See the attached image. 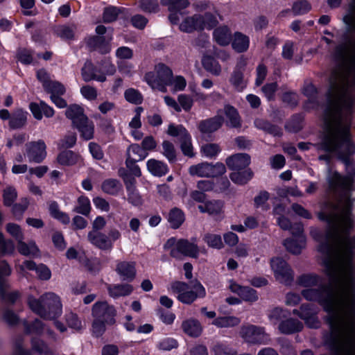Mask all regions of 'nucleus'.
<instances>
[{"label":"nucleus","instance_id":"obj_7","mask_svg":"<svg viewBox=\"0 0 355 355\" xmlns=\"http://www.w3.org/2000/svg\"><path fill=\"white\" fill-rule=\"evenodd\" d=\"M195 241L196 239L189 241L187 239L177 240L172 237L167 240L164 245V248L165 250H168L170 255L176 259H182V257L197 258L199 248Z\"/></svg>","mask_w":355,"mask_h":355},{"label":"nucleus","instance_id":"obj_4","mask_svg":"<svg viewBox=\"0 0 355 355\" xmlns=\"http://www.w3.org/2000/svg\"><path fill=\"white\" fill-rule=\"evenodd\" d=\"M343 20L355 31V1L350 3ZM334 60L331 76L355 82V34L346 36L336 47Z\"/></svg>","mask_w":355,"mask_h":355},{"label":"nucleus","instance_id":"obj_58","mask_svg":"<svg viewBox=\"0 0 355 355\" xmlns=\"http://www.w3.org/2000/svg\"><path fill=\"white\" fill-rule=\"evenodd\" d=\"M203 240L211 248L220 249L223 247L221 237L218 234H207Z\"/></svg>","mask_w":355,"mask_h":355},{"label":"nucleus","instance_id":"obj_12","mask_svg":"<svg viewBox=\"0 0 355 355\" xmlns=\"http://www.w3.org/2000/svg\"><path fill=\"white\" fill-rule=\"evenodd\" d=\"M299 283L300 285L307 287L308 288L304 289L302 291V295L309 301H315L318 302L322 307L323 305L319 302L318 300H309L306 298L304 293L306 291L313 290V291H320L322 289L323 286H329L331 288V287L328 284H324L322 282V279L314 275H304L301 276L299 278Z\"/></svg>","mask_w":355,"mask_h":355},{"label":"nucleus","instance_id":"obj_17","mask_svg":"<svg viewBox=\"0 0 355 355\" xmlns=\"http://www.w3.org/2000/svg\"><path fill=\"white\" fill-rule=\"evenodd\" d=\"M88 241L100 250H110L113 244L105 234L98 231H90L87 235Z\"/></svg>","mask_w":355,"mask_h":355},{"label":"nucleus","instance_id":"obj_6","mask_svg":"<svg viewBox=\"0 0 355 355\" xmlns=\"http://www.w3.org/2000/svg\"><path fill=\"white\" fill-rule=\"evenodd\" d=\"M92 331L98 337L105 331L106 324H113L115 322L116 310L113 306L105 301L96 302L92 306Z\"/></svg>","mask_w":355,"mask_h":355},{"label":"nucleus","instance_id":"obj_64","mask_svg":"<svg viewBox=\"0 0 355 355\" xmlns=\"http://www.w3.org/2000/svg\"><path fill=\"white\" fill-rule=\"evenodd\" d=\"M76 142V134L75 132H69L64 137L60 139L59 146L62 148H69L73 147Z\"/></svg>","mask_w":355,"mask_h":355},{"label":"nucleus","instance_id":"obj_48","mask_svg":"<svg viewBox=\"0 0 355 355\" xmlns=\"http://www.w3.org/2000/svg\"><path fill=\"white\" fill-rule=\"evenodd\" d=\"M253 176V172L250 169L244 171H237L232 173L230 175L231 180L238 184H245Z\"/></svg>","mask_w":355,"mask_h":355},{"label":"nucleus","instance_id":"obj_1","mask_svg":"<svg viewBox=\"0 0 355 355\" xmlns=\"http://www.w3.org/2000/svg\"><path fill=\"white\" fill-rule=\"evenodd\" d=\"M355 105V82L330 77L328 105L324 116V130L319 150L336 157L344 164L345 175L337 171H329L328 182L334 193L340 192L339 199L327 201L323 210L318 213L320 220L328 224L340 223L352 225L351 212L355 191V162L351 157L355 153V144L351 134V115Z\"/></svg>","mask_w":355,"mask_h":355},{"label":"nucleus","instance_id":"obj_51","mask_svg":"<svg viewBox=\"0 0 355 355\" xmlns=\"http://www.w3.org/2000/svg\"><path fill=\"white\" fill-rule=\"evenodd\" d=\"M91 211L90 201L85 196H80L78 198L77 205L73 208V211L88 216Z\"/></svg>","mask_w":355,"mask_h":355},{"label":"nucleus","instance_id":"obj_5","mask_svg":"<svg viewBox=\"0 0 355 355\" xmlns=\"http://www.w3.org/2000/svg\"><path fill=\"white\" fill-rule=\"evenodd\" d=\"M29 308L45 320H52L62 313V304L60 297L53 293H46L39 299L33 296L28 298Z\"/></svg>","mask_w":355,"mask_h":355},{"label":"nucleus","instance_id":"obj_24","mask_svg":"<svg viewBox=\"0 0 355 355\" xmlns=\"http://www.w3.org/2000/svg\"><path fill=\"white\" fill-rule=\"evenodd\" d=\"M302 328V323L294 318L282 320L278 326V329L284 334H292L300 331Z\"/></svg>","mask_w":355,"mask_h":355},{"label":"nucleus","instance_id":"obj_30","mask_svg":"<svg viewBox=\"0 0 355 355\" xmlns=\"http://www.w3.org/2000/svg\"><path fill=\"white\" fill-rule=\"evenodd\" d=\"M28 112L21 109L16 110L12 114L9 126L11 129H18L24 127L26 123Z\"/></svg>","mask_w":355,"mask_h":355},{"label":"nucleus","instance_id":"obj_10","mask_svg":"<svg viewBox=\"0 0 355 355\" xmlns=\"http://www.w3.org/2000/svg\"><path fill=\"white\" fill-rule=\"evenodd\" d=\"M189 172L192 176L214 178L223 175L226 172V168L220 162H217L215 164L202 162L191 166L189 168Z\"/></svg>","mask_w":355,"mask_h":355},{"label":"nucleus","instance_id":"obj_34","mask_svg":"<svg viewBox=\"0 0 355 355\" xmlns=\"http://www.w3.org/2000/svg\"><path fill=\"white\" fill-rule=\"evenodd\" d=\"M214 37L218 44L221 46H226L231 42L232 34L229 28L227 26H223L214 30Z\"/></svg>","mask_w":355,"mask_h":355},{"label":"nucleus","instance_id":"obj_55","mask_svg":"<svg viewBox=\"0 0 355 355\" xmlns=\"http://www.w3.org/2000/svg\"><path fill=\"white\" fill-rule=\"evenodd\" d=\"M167 133L171 136L178 137L180 141L187 138V136L189 135L186 128L182 125H175L170 124L168 128Z\"/></svg>","mask_w":355,"mask_h":355},{"label":"nucleus","instance_id":"obj_63","mask_svg":"<svg viewBox=\"0 0 355 355\" xmlns=\"http://www.w3.org/2000/svg\"><path fill=\"white\" fill-rule=\"evenodd\" d=\"M220 148L217 144H206L202 146L201 150L208 157H213L220 152Z\"/></svg>","mask_w":355,"mask_h":355},{"label":"nucleus","instance_id":"obj_43","mask_svg":"<svg viewBox=\"0 0 355 355\" xmlns=\"http://www.w3.org/2000/svg\"><path fill=\"white\" fill-rule=\"evenodd\" d=\"M168 221L169 222L171 227L177 229L184 221V214L181 209L174 207L168 214Z\"/></svg>","mask_w":355,"mask_h":355},{"label":"nucleus","instance_id":"obj_26","mask_svg":"<svg viewBox=\"0 0 355 355\" xmlns=\"http://www.w3.org/2000/svg\"><path fill=\"white\" fill-rule=\"evenodd\" d=\"M224 114L227 119L226 122L227 126L233 128L241 127V119L235 107L230 105H225L224 106Z\"/></svg>","mask_w":355,"mask_h":355},{"label":"nucleus","instance_id":"obj_28","mask_svg":"<svg viewBox=\"0 0 355 355\" xmlns=\"http://www.w3.org/2000/svg\"><path fill=\"white\" fill-rule=\"evenodd\" d=\"M82 76L85 81L89 82L92 80H96L99 82H104L106 80L105 75H96L95 73V67L91 61H86L82 69Z\"/></svg>","mask_w":355,"mask_h":355},{"label":"nucleus","instance_id":"obj_53","mask_svg":"<svg viewBox=\"0 0 355 355\" xmlns=\"http://www.w3.org/2000/svg\"><path fill=\"white\" fill-rule=\"evenodd\" d=\"M230 82L239 92L242 91L246 86L245 81L243 79V73L239 69H236L232 74Z\"/></svg>","mask_w":355,"mask_h":355},{"label":"nucleus","instance_id":"obj_18","mask_svg":"<svg viewBox=\"0 0 355 355\" xmlns=\"http://www.w3.org/2000/svg\"><path fill=\"white\" fill-rule=\"evenodd\" d=\"M181 328L182 331L191 338L200 336L203 331L202 325L200 321L193 318L182 321Z\"/></svg>","mask_w":355,"mask_h":355},{"label":"nucleus","instance_id":"obj_35","mask_svg":"<svg viewBox=\"0 0 355 355\" xmlns=\"http://www.w3.org/2000/svg\"><path fill=\"white\" fill-rule=\"evenodd\" d=\"M254 126L260 130H263L266 133L272 135L273 136H280L282 135L281 129L269 121L263 119H256L254 121Z\"/></svg>","mask_w":355,"mask_h":355},{"label":"nucleus","instance_id":"obj_15","mask_svg":"<svg viewBox=\"0 0 355 355\" xmlns=\"http://www.w3.org/2000/svg\"><path fill=\"white\" fill-rule=\"evenodd\" d=\"M302 93L308 98V101L304 105V109H314L319 105L317 98L318 89L310 80H306L304 82L302 89Z\"/></svg>","mask_w":355,"mask_h":355},{"label":"nucleus","instance_id":"obj_59","mask_svg":"<svg viewBox=\"0 0 355 355\" xmlns=\"http://www.w3.org/2000/svg\"><path fill=\"white\" fill-rule=\"evenodd\" d=\"M162 154L171 162H173L176 159V153L173 144L168 141H164L162 144Z\"/></svg>","mask_w":355,"mask_h":355},{"label":"nucleus","instance_id":"obj_27","mask_svg":"<svg viewBox=\"0 0 355 355\" xmlns=\"http://www.w3.org/2000/svg\"><path fill=\"white\" fill-rule=\"evenodd\" d=\"M110 297L118 298L129 295L133 291V287L128 284H114L107 286Z\"/></svg>","mask_w":355,"mask_h":355},{"label":"nucleus","instance_id":"obj_62","mask_svg":"<svg viewBox=\"0 0 355 355\" xmlns=\"http://www.w3.org/2000/svg\"><path fill=\"white\" fill-rule=\"evenodd\" d=\"M17 193L16 189L12 187H7L3 190V203L6 206H10L16 200Z\"/></svg>","mask_w":355,"mask_h":355},{"label":"nucleus","instance_id":"obj_39","mask_svg":"<svg viewBox=\"0 0 355 355\" xmlns=\"http://www.w3.org/2000/svg\"><path fill=\"white\" fill-rule=\"evenodd\" d=\"M204 69L215 76H219L221 73V67L219 63L211 56L205 55L202 60Z\"/></svg>","mask_w":355,"mask_h":355},{"label":"nucleus","instance_id":"obj_21","mask_svg":"<svg viewBox=\"0 0 355 355\" xmlns=\"http://www.w3.org/2000/svg\"><path fill=\"white\" fill-rule=\"evenodd\" d=\"M182 31L191 33L193 31L203 29V18L202 15H194L187 17L180 25Z\"/></svg>","mask_w":355,"mask_h":355},{"label":"nucleus","instance_id":"obj_38","mask_svg":"<svg viewBox=\"0 0 355 355\" xmlns=\"http://www.w3.org/2000/svg\"><path fill=\"white\" fill-rule=\"evenodd\" d=\"M148 155L139 144H134L129 146L126 151V159L141 161L144 159Z\"/></svg>","mask_w":355,"mask_h":355},{"label":"nucleus","instance_id":"obj_29","mask_svg":"<svg viewBox=\"0 0 355 355\" xmlns=\"http://www.w3.org/2000/svg\"><path fill=\"white\" fill-rule=\"evenodd\" d=\"M78 26L74 24H66L58 26L55 28V34L63 40H73Z\"/></svg>","mask_w":355,"mask_h":355},{"label":"nucleus","instance_id":"obj_11","mask_svg":"<svg viewBox=\"0 0 355 355\" xmlns=\"http://www.w3.org/2000/svg\"><path fill=\"white\" fill-rule=\"evenodd\" d=\"M270 266L277 281L284 284H290L293 280V271L289 265L282 258L271 259Z\"/></svg>","mask_w":355,"mask_h":355},{"label":"nucleus","instance_id":"obj_49","mask_svg":"<svg viewBox=\"0 0 355 355\" xmlns=\"http://www.w3.org/2000/svg\"><path fill=\"white\" fill-rule=\"evenodd\" d=\"M125 188L128 191V201L134 206L140 205L142 203V199L136 189L135 183L129 182Z\"/></svg>","mask_w":355,"mask_h":355},{"label":"nucleus","instance_id":"obj_52","mask_svg":"<svg viewBox=\"0 0 355 355\" xmlns=\"http://www.w3.org/2000/svg\"><path fill=\"white\" fill-rule=\"evenodd\" d=\"M121 188V184L119 181L115 179H108L105 180L102 184V189L104 192L115 195Z\"/></svg>","mask_w":355,"mask_h":355},{"label":"nucleus","instance_id":"obj_36","mask_svg":"<svg viewBox=\"0 0 355 355\" xmlns=\"http://www.w3.org/2000/svg\"><path fill=\"white\" fill-rule=\"evenodd\" d=\"M284 245L290 252L295 254H300L305 245V237L304 236H300L296 239H286L284 241Z\"/></svg>","mask_w":355,"mask_h":355},{"label":"nucleus","instance_id":"obj_20","mask_svg":"<svg viewBox=\"0 0 355 355\" xmlns=\"http://www.w3.org/2000/svg\"><path fill=\"white\" fill-rule=\"evenodd\" d=\"M224 203L222 200H207L198 206L202 213H207L210 216H220L223 213Z\"/></svg>","mask_w":355,"mask_h":355},{"label":"nucleus","instance_id":"obj_45","mask_svg":"<svg viewBox=\"0 0 355 355\" xmlns=\"http://www.w3.org/2000/svg\"><path fill=\"white\" fill-rule=\"evenodd\" d=\"M17 250L19 252L25 256H35L37 254L39 250L33 241L25 243L23 240L17 242Z\"/></svg>","mask_w":355,"mask_h":355},{"label":"nucleus","instance_id":"obj_42","mask_svg":"<svg viewBox=\"0 0 355 355\" xmlns=\"http://www.w3.org/2000/svg\"><path fill=\"white\" fill-rule=\"evenodd\" d=\"M9 285L5 279H0V295L3 300L9 303H14L19 293L17 291L8 292Z\"/></svg>","mask_w":355,"mask_h":355},{"label":"nucleus","instance_id":"obj_61","mask_svg":"<svg viewBox=\"0 0 355 355\" xmlns=\"http://www.w3.org/2000/svg\"><path fill=\"white\" fill-rule=\"evenodd\" d=\"M44 89L48 93H51V95H62L65 92L64 87L60 83L57 81L51 80L48 84V86H46Z\"/></svg>","mask_w":355,"mask_h":355},{"label":"nucleus","instance_id":"obj_60","mask_svg":"<svg viewBox=\"0 0 355 355\" xmlns=\"http://www.w3.org/2000/svg\"><path fill=\"white\" fill-rule=\"evenodd\" d=\"M24 327L25 331L27 334H35L40 335L42 334L44 330V324L38 319L35 320L32 324L25 322Z\"/></svg>","mask_w":355,"mask_h":355},{"label":"nucleus","instance_id":"obj_22","mask_svg":"<svg viewBox=\"0 0 355 355\" xmlns=\"http://www.w3.org/2000/svg\"><path fill=\"white\" fill-rule=\"evenodd\" d=\"M250 163V157L248 154L239 153L229 157L226 164L230 169L240 170L248 166Z\"/></svg>","mask_w":355,"mask_h":355},{"label":"nucleus","instance_id":"obj_3","mask_svg":"<svg viewBox=\"0 0 355 355\" xmlns=\"http://www.w3.org/2000/svg\"><path fill=\"white\" fill-rule=\"evenodd\" d=\"M329 230L327 241L322 243L318 250L324 255L323 263L327 275L332 281L339 282V288L345 287V277L349 271L355 275L353 264V250L355 249V236L345 234L354 227L351 224H328Z\"/></svg>","mask_w":355,"mask_h":355},{"label":"nucleus","instance_id":"obj_57","mask_svg":"<svg viewBox=\"0 0 355 355\" xmlns=\"http://www.w3.org/2000/svg\"><path fill=\"white\" fill-rule=\"evenodd\" d=\"M124 96L125 100L132 104L139 105L143 101V96L141 93L132 88L125 90Z\"/></svg>","mask_w":355,"mask_h":355},{"label":"nucleus","instance_id":"obj_56","mask_svg":"<svg viewBox=\"0 0 355 355\" xmlns=\"http://www.w3.org/2000/svg\"><path fill=\"white\" fill-rule=\"evenodd\" d=\"M145 80L153 89H157L162 92H166V85H172V83H164L155 80L153 74L152 73H147L145 75Z\"/></svg>","mask_w":355,"mask_h":355},{"label":"nucleus","instance_id":"obj_25","mask_svg":"<svg viewBox=\"0 0 355 355\" xmlns=\"http://www.w3.org/2000/svg\"><path fill=\"white\" fill-rule=\"evenodd\" d=\"M153 74L155 80L164 83H172L173 72L170 68L164 64L156 65L155 71H150Z\"/></svg>","mask_w":355,"mask_h":355},{"label":"nucleus","instance_id":"obj_13","mask_svg":"<svg viewBox=\"0 0 355 355\" xmlns=\"http://www.w3.org/2000/svg\"><path fill=\"white\" fill-rule=\"evenodd\" d=\"M316 313L314 306L310 304H303L299 309H294L293 311L294 315L304 320L307 325L311 328H317L319 326Z\"/></svg>","mask_w":355,"mask_h":355},{"label":"nucleus","instance_id":"obj_50","mask_svg":"<svg viewBox=\"0 0 355 355\" xmlns=\"http://www.w3.org/2000/svg\"><path fill=\"white\" fill-rule=\"evenodd\" d=\"M138 6L141 10L147 13H156L159 10L157 0H139Z\"/></svg>","mask_w":355,"mask_h":355},{"label":"nucleus","instance_id":"obj_9","mask_svg":"<svg viewBox=\"0 0 355 355\" xmlns=\"http://www.w3.org/2000/svg\"><path fill=\"white\" fill-rule=\"evenodd\" d=\"M241 337L245 342L252 345H268L271 342L270 336L265 327L254 324L243 325L241 327Z\"/></svg>","mask_w":355,"mask_h":355},{"label":"nucleus","instance_id":"obj_37","mask_svg":"<svg viewBox=\"0 0 355 355\" xmlns=\"http://www.w3.org/2000/svg\"><path fill=\"white\" fill-rule=\"evenodd\" d=\"M148 170L154 175L162 176L168 171L167 166L161 161L150 159L147 162Z\"/></svg>","mask_w":355,"mask_h":355},{"label":"nucleus","instance_id":"obj_14","mask_svg":"<svg viewBox=\"0 0 355 355\" xmlns=\"http://www.w3.org/2000/svg\"><path fill=\"white\" fill-rule=\"evenodd\" d=\"M26 148L30 162L40 163L46 157V144L42 140L27 143Z\"/></svg>","mask_w":355,"mask_h":355},{"label":"nucleus","instance_id":"obj_44","mask_svg":"<svg viewBox=\"0 0 355 355\" xmlns=\"http://www.w3.org/2000/svg\"><path fill=\"white\" fill-rule=\"evenodd\" d=\"M232 45L236 51L239 53L245 52L249 47V38L240 33H236L234 35Z\"/></svg>","mask_w":355,"mask_h":355},{"label":"nucleus","instance_id":"obj_40","mask_svg":"<svg viewBox=\"0 0 355 355\" xmlns=\"http://www.w3.org/2000/svg\"><path fill=\"white\" fill-rule=\"evenodd\" d=\"M49 210L50 215L60 220L63 224H69L70 222L69 216L64 212L62 211L59 209V205L55 201H52L49 203Z\"/></svg>","mask_w":355,"mask_h":355},{"label":"nucleus","instance_id":"obj_23","mask_svg":"<svg viewBox=\"0 0 355 355\" xmlns=\"http://www.w3.org/2000/svg\"><path fill=\"white\" fill-rule=\"evenodd\" d=\"M20 268L21 270H23L24 268H26L30 270H35L38 278L42 280H48L51 276V270L46 266L42 263L36 265V263L33 261H24Z\"/></svg>","mask_w":355,"mask_h":355},{"label":"nucleus","instance_id":"obj_54","mask_svg":"<svg viewBox=\"0 0 355 355\" xmlns=\"http://www.w3.org/2000/svg\"><path fill=\"white\" fill-rule=\"evenodd\" d=\"M163 6H168L169 10H180L187 8L190 3L189 0H160Z\"/></svg>","mask_w":355,"mask_h":355},{"label":"nucleus","instance_id":"obj_33","mask_svg":"<svg viewBox=\"0 0 355 355\" xmlns=\"http://www.w3.org/2000/svg\"><path fill=\"white\" fill-rule=\"evenodd\" d=\"M31 344V351L33 352H35L40 355H55L54 352L40 338H33Z\"/></svg>","mask_w":355,"mask_h":355},{"label":"nucleus","instance_id":"obj_16","mask_svg":"<svg viewBox=\"0 0 355 355\" xmlns=\"http://www.w3.org/2000/svg\"><path fill=\"white\" fill-rule=\"evenodd\" d=\"M224 119L220 115L202 120L198 125V128L202 134H209L218 130L223 124Z\"/></svg>","mask_w":355,"mask_h":355},{"label":"nucleus","instance_id":"obj_2","mask_svg":"<svg viewBox=\"0 0 355 355\" xmlns=\"http://www.w3.org/2000/svg\"><path fill=\"white\" fill-rule=\"evenodd\" d=\"M304 296L318 300L330 315L331 341L343 355H355V275L350 270L345 277V287L334 292L324 286L320 291H306Z\"/></svg>","mask_w":355,"mask_h":355},{"label":"nucleus","instance_id":"obj_8","mask_svg":"<svg viewBox=\"0 0 355 355\" xmlns=\"http://www.w3.org/2000/svg\"><path fill=\"white\" fill-rule=\"evenodd\" d=\"M189 285L183 282H175L171 284L173 293H178V299L184 304H191L198 297L203 298L206 295V291L203 286L197 280L191 282V291H188Z\"/></svg>","mask_w":355,"mask_h":355},{"label":"nucleus","instance_id":"obj_32","mask_svg":"<svg viewBox=\"0 0 355 355\" xmlns=\"http://www.w3.org/2000/svg\"><path fill=\"white\" fill-rule=\"evenodd\" d=\"M57 160L62 165L71 166L79 163L82 159L78 154L71 150H64L58 155Z\"/></svg>","mask_w":355,"mask_h":355},{"label":"nucleus","instance_id":"obj_41","mask_svg":"<svg viewBox=\"0 0 355 355\" xmlns=\"http://www.w3.org/2000/svg\"><path fill=\"white\" fill-rule=\"evenodd\" d=\"M241 320L235 316H223L216 318L212 324L218 328H230L239 325Z\"/></svg>","mask_w":355,"mask_h":355},{"label":"nucleus","instance_id":"obj_31","mask_svg":"<svg viewBox=\"0 0 355 355\" xmlns=\"http://www.w3.org/2000/svg\"><path fill=\"white\" fill-rule=\"evenodd\" d=\"M66 116L72 121L74 125L80 121H85L86 116L83 113V108L78 105H71L66 110Z\"/></svg>","mask_w":355,"mask_h":355},{"label":"nucleus","instance_id":"obj_47","mask_svg":"<svg viewBox=\"0 0 355 355\" xmlns=\"http://www.w3.org/2000/svg\"><path fill=\"white\" fill-rule=\"evenodd\" d=\"M311 10V3L306 0H297L293 3L291 12L294 16L302 15Z\"/></svg>","mask_w":355,"mask_h":355},{"label":"nucleus","instance_id":"obj_46","mask_svg":"<svg viewBox=\"0 0 355 355\" xmlns=\"http://www.w3.org/2000/svg\"><path fill=\"white\" fill-rule=\"evenodd\" d=\"M81 132V136L86 140H89L94 137V124L89 121L86 117L85 121H80L75 125Z\"/></svg>","mask_w":355,"mask_h":355},{"label":"nucleus","instance_id":"obj_19","mask_svg":"<svg viewBox=\"0 0 355 355\" xmlns=\"http://www.w3.org/2000/svg\"><path fill=\"white\" fill-rule=\"evenodd\" d=\"M116 272L124 281H132L136 276L135 263L119 261L116 266Z\"/></svg>","mask_w":355,"mask_h":355}]
</instances>
